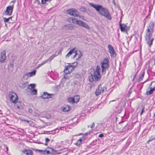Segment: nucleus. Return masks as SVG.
Instances as JSON below:
<instances>
[{
	"label": "nucleus",
	"mask_w": 155,
	"mask_h": 155,
	"mask_svg": "<svg viewBox=\"0 0 155 155\" xmlns=\"http://www.w3.org/2000/svg\"><path fill=\"white\" fill-rule=\"evenodd\" d=\"M89 5L94 8L101 15L104 16L110 20L111 19V17L108 10L102 5L94 4L91 3H89Z\"/></svg>",
	"instance_id": "nucleus-1"
},
{
	"label": "nucleus",
	"mask_w": 155,
	"mask_h": 155,
	"mask_svg": "<svg viewBox=\"0 0 155 155\" xmlns=\"http://www.w3.org/2000/svg\"><path fill=\"white\" fill-rule=\"evenodd\" d=\"M100 69V66L97 65L95 69L94 70L93 73L90 74V75L88 78L90 81L91 82L94 81L96 82L100 80L101 77L99 72Z\"/></svg>",
	"instance_id": "nucleus-2"
},
{
	"label": "nucleus",
	"mask_w": 155,
	"mask_h": 155,
	"mask_svg": "<svg viewBox=\"0 0 155 155\" xmlns=\"http://www.w3.org/2000/svg\"><path fill=\"white\" fill-rule=\"evenodd\" d=\"M69 21L73 23L79 25L80 26L84 27L87 29H89L90 28L85 22L81 20H77L75 18H69Z\"/></svg>",
	"instance_id": "nucleus-3"
},
{
	"label": "nucleus",
	"mask_w": 155,
	"mask_h": 155,
	"mask_svg": "<svg viewBox=\"0 0 155 155\" xmlns=\"http://www.w3.org/2000/svg\"><path fill=\"white\" fill-rule=\"evenodd\" d=\"M107 87L106 86H102L101 84H99L95 91V94L96 96L99 95L101 94H103L106 92Z\"/></svg>",
	"instance_id": "nucleus-4"
},
{
	"label": "nucleus",
	"mask_w": 155,
	"mask_h": 155,
	"mask_svg": "<svg viewBox=\"0 0 155 155\" xmlns=\"http://www.w3.org/2000/svg\"><path fill=\"white\" fill-rule=\"evenodd\" d=\"M101 67L102 68V72L103 73L105 71L106 69L109 67V61L107 58H105L101 62Z\"/></svg>",
	"instance_id": "nucleus-5"
},
{
	"label": "nucleus",
	"mask_w": 155,
	"mask_h": 155,
	"mask_svg": "<svg viewBox=\"0 0 155 155\" xmlns=\"http://www.w3.org/2000/svg\"><path fill=\"white\" fill-rule=\"evenodd\" d=\"M66 12L68 14L72 16L76 17L79 16V12L75 9L72 8L68 9L67 10Z\"/></svg>",
	"instance_id": "nucleus-6"
},
{
	"label": "nucleus",
	"mask_w": 155,
	"mask_h": 155,
	"mask_svg": "<svg viewBox=\"0 0 155 155\" xmlns=\"http://www.w3.org/2000/svg\"><path fill=\"white\" fill-rule=\"evenodd\" d=\"M10 101L13 103H15L18 101V98L17 94L15 93L12 92L9 94Z\"/></svg>",
	"instance_id": "nucleus-7"
},
{
	"label": "nucleus",
	"mask_w": 155,
	"mask_h": 155,
	"mask_svg": "<svg viewBox=\"0 0 155 155\" xmlns=\"http://www.w3.org/2000/svg\"><path fill=\"white\" fill-rule=\"evenodd\" d=\"M13 8L14 4L7 6L6 10L5 12V15L9 16L11 15L12 14Z\"/></svg>",
	"instance_id": "nucleus-8"
},
{
	"label": "nucleus",
	"mask_w": 155,
	"mask_h": 155,
	"mask_svg": "<svg viewBox=\"0 0 155 155\" xmlns=\"http://www.w3.org/2000/svg\"><path fill=\"white\" fill-rule=\"evenodd\" d=\"M75 66L73 65H68L66 66L64 70V73L66 74L71 72L74 70Z\"/></svg>",
	"instance_id": "nucleus-9"
},
{
	"label": "nucleus",
	"mask_w": 155,
	"mask_h": 155,
	"mask_svg": "<svg viewBox=\"0 0 155 155\" xmlns=\"http://www.w3.org/2000/svg\"><path fill=\"white\" fill-rule=\"evenodd\" d=\"M74 53L75 54L73 57V58H74L78 54L77 51L76 50V48H73L68 52V53L65 56L66 58H68L72 54Z\"/></svg>",
	"instance_id": "nucleus-10"
},
{
	"label": "nucleus",
	"mask_w": 155,
	"mask_h": 155,
	"mask_svg": "<svg viewBox=\"0 0 155 155\" xmlns=\"http://www.w3.org/2000/svg\"><path fill=\"white\" fill-rule=\"evenodd\" d=\"M154 24L152 21H150L147 30V32H151L153 33L154 31Z\"/></svg>",
	"instance_id": "nucleus-11"
},
{
	"label": "nucleus",
	"mask_w": 155,
	"mask_h": 155,
	"mask_svg": "<svg viewBox=\"0 0 155 155\" xmlns=\"http://www.w3.org/2000/svg\"><path fill=\"white\" fill-rule=\"evenodd\" d=\"M14 104L15 107L18 109L21 110L23 108L24 104L22 102L17 101Z\"/></svg>",
	"instance_id": "nucleus-12"
},
{
	"label": "nucleus",
	"mask_w": 155,
	"mask_h": 155,
	"mask_svg": "<svg viewBox=\"0 0 155 155\" xmlns=\"http://www.w3.org/2000/svg\"><path fill=\"white\" fill-rule=\"evenodd\" d=\"M6 58V51L5 50L3 51L0 55V62L1 63H3L5 62Z\"/></svg>",
	"instance_id": "nucleus-13"
},
{
	"label": "nucleus",
	"mask_w": 155,
	"mask_h": 155,
	"mask_svg": "<svg viewBox=\"0 0 155 155\" xmlns=\"http://www.w3.org/2000/svg\"><path fill=\"white\" fill-rule=\"evenodd\" d=\"M54 96V94H49L48 92H44L41 96V97L43 99H49L51 97Z\"/></svg>",
	"instance_id": "nucleus-14"
},
{
	"label": "nucleus",
	"mask_w": 155,
	"mask_h": 155,
	"mask_svg": "<svg viewBox=\"0 0 155 155\" xmlns=\"http://www.w3.org/2000/svg\"><path fill=\"white\" fill-rule=\"evenodd\" d=\"M108 48L109 52L111 54V56L113 57L116 56L115 51L114 50L113 47L110 45H109L108 46Z\"/></svg>",
	"instance_id": "nucleus-15"
},
{
	"label": "nucleus",
	"mask_w": 155,
	"mask_h": 155,
	"mask_svg": "<svg viewBox=\"0 0 155 155\" xmlns=\"http://www.w3.org/2000/svg\"><path fill=\"white\" fill-rule=\"evenodd\" d=\"M120 27L122 32L127 31L129 29V28L124 24H120Z\"/></svg>",
	"instance_id": "nucleus-16"
},
{
	"label": "nucleus",
	"mask_w": 155,
	"mask_h": 155,
	"mask_svg": "<svg viewBox=\"0 0 155 155\" xmlns=\"http://www.w3.org/2000/svg\"><path fill=\"white\" fill-rule=\"evenodd\" d=\"M54 57H55L54 56V55L53 54L47 60H45L44 61H43L41 63L39 64L38 65V66L37 68H39L41 66H42L43 65L47 63L48 61H51Z\"/></svg>",
	"instance_id": "nucleus-17"
},
{
	"label": "nucleus",
	"mask_w": 155,
	"mask_h": 155,
	"mask_svg": "<svg viewBox=\"0 0 155 155\" xmlns=\"http://www.w3.org/2000/svg\"><path fill=\"white\" fill-rule=\"evenodd\" d=\"M74 28V26L71 25L69 24L64 25V28L66 30H71Z\"/></svg>",
	"instance_id": "nucleus-18"
},
{
	"label": "nucleus",
	"mask_w": 155,
	"mask_h": 155,
	"mask_svg": "<svg viewBox=\"0 0 155 155\" xmlns=\"http://www.w3.org/2000/svg\"><path fill=\"white\" fill-rule=\"evenodd\" d=\"M23 152L26 155H33V151L30 150H24Z\"/></svg>",
	"instance_id": "nucleus-19"
},
{
	"label": "nucleus",
	"mask_w": 155,
	"mask_h": 155,
	"mask_svg": "<svg viewBox=\"0 0 155 155\" xmlns=\"http://www.w3.org/2000/svg\"><path fill=\"white\" fill-rule=\"evenodd\" d=\"M155 90V87H150V90L149 91H147L146 94L147 95H150L153 94V91Z\"/></svg>",
	"instance_id": "nucleus-20"
},
{
	"label": "nucleus",
	"mask_w": 155,
	"mask_h": 155,
	"mask_svg": "<svg viewBox=\"0 0 155 155\" xmlns=\"http://www.w3.org/2000/svg\"><path fill=\"white\" fill-rule=\"evenodd\" d=\"M71 109L70 106L68 105H66L63 107L62 108L63 111L64 112H67Z\"/></svg>",
	"instance_id": "nucleus-21"
},
{
	"label": "nucleus",
	"mask_w": 155,
	"mask_h": 155,
	"mask_svg": "<svg viewBox=\"0 0 155 155\" xmlns=\"http://www.w3.org/2000/svg\"><path fill=\"white\" fill-rule=\"evenodd\" d=\"M36 71L34 70L32 72H28V73L26 74V75L29 77H31L35 76L36 74Z\"/></svg>",
	"instance_id": "nucleus-22"
},
{
	"label": "nucleus",
	"mask_w": 155,
	"mask_h": 155,
	"mask_svg": "<svg viewBox=\"0 0 155 155\" xmlns=\"http://www.w3.org/2000/svg\"><path fill=\"white\" fill-rule=\"evenodd\" d=\"M28 82H24L23 83L19 85V87L22 89H23L26 87L28 85Z\"/></svg>",
	"instance_id": "nucleus-23"
},
{
	"label": "nucleus",
	"mask_w": 155,
	"mask_h": 155,
	"mask_svg": "<svg viewBox=\"0 0 155 155\" xmlns=\"http://www.w3.org/2000/svg\"><path fill=\"white\" fill-rule=\"evenodd\" d=\"M130 130L129 125L127 124L122 129L123 132H125L127 131Z\"/></svg>",
	"instance_id": "nucleus-24"
},
{
	"label": "nucleus",
	"mask_w": 155,
	"mask_h": 155,
	"mask_svg": "<svg viewBox=\"0 0 155 155\" xmlns=\"http://www.w3.org/2000/svg\"><path fill=\"white\" fill-rule=\"evenodd\" d=\"M146 40L147 41V44L149 45L150 47L152 44L153 38H152L151 39L149 38V39H146Z\"/></svg>",
	"instance_id": "nucleus-25"
},
{
	"label": "nucleus",
	"mask_w": 155,
	"mask_h": 155,
	"mask_svg": "<svg viewBox=\"0 0 155 155\" xmlns=\"http://www.w3.org/2000/svg\"><path fill=\"white\" fill-rule=\"evenodd\" d=\"M73 97L74 101H75V103L78 102L79 101L80 96L79 95L74 96Z\"/></svg>",
	"instance_id": "nucleus-26"
},
{
	"label": "nucleus",
	"mask_w": 155,
	"mask_h": 155,
	"mask_svg": "<svg viewBox=\"0 0 155 155\" xmlns=\"http://www.w3.org/2000/svg\"><path fill=\"white\" fill-rule=\"evenodd\" d=\"M145 74V72L144 71H143V72L142 73L141 75L139 78L138 79V82H140V81L143 79L144 77V76Z\"/></svg>",
	"instance_id": "nucleus-27"
},
{
	"label": "nucleus",
	"mask_w": 155,
	"mask_h": 155,
	"mask_svg": "<svg viewBox=\"0 0 155 155\" xmlns=\"http://www.w3.org/2000/svg\"><path fill=\"white\" fill-rule=\"evenodd\" d=\"M148 33H146V39H149L150 38V37L152 36V33L151 32H147Z\"/></svg>",
	"instance_id": "nucleus-28"
},
{
	"label": "nucleus",
	"mask_w": 155,
	"mask_h": 155,
	"mask_svg": "<svg viewBox=\"0 0 155 155\" xmlns=\"http://www.w3.org/2000/svg\"><path fill=\"white\" fill-rule=\"evenodd\" d=\"M68 101L69 102L71 103L72 104L75 103L73 97H69L68 98Z\"/></svg>",
	"instance_id": "nucleus-29"
},
{
	"label": "nucleus",
	"mask_w": 155,
	"mask_h": 155,
	"mask_svg": "<svg viewBox=\"0 0 155 155\" xmlns=\"http://www.w3.org/2000/svg\"><path fill=\"white\" fill-rule=\"evenodd\" d=\"M82 140V139L81 138L77 141V142L75 144L77 146H80L81 143V142Z\"/></svg>",
	"instance_id": "nucleus-30"
},
{
	"label": "nucleus",
	"mask_w": 155,
	"mask_h": 155,
	"mask_svg": "<svg viewBox=\"0 0 155 155\" xmlns=\"http://www.w3.org/2000/svg\"><path fill=\"white\" fill-rule=\"evenodd\" d=\"M12 18V16H11V17H9L8 18H4L3 19V20H4V22H7L9 21V20L10 19H11Z\"/></svg>",
	"instance_id": "nucleus-31"
},
{
	"label": "nucleus",
	"mask_w": 155,
	"mask_h": 155,
	"mask_svg": "<svg viewBox=\"0 0 155 155\" xmlns=\"http://www.w3.org/2000/svg\"><path fill=\"white\" fill-rule=\"evenodd\" d=\"M35 87V85L34 84H30L28 86V88L31 90L33 89Z\"/></svg>",
	"instance_id": "nucleus-32"
},
{
	"label": "nucleus",
	"mask_w": 155,
	"mask_h": 155,
	"mask_svg": "<svg viewBox=\"0 0 155 155\" xmlns=\"http://www.w3.org/2000/svg\"><path fill=\"white\" fill-rule=\"evenodd\" d=\"M31 94L33 95H36L37 94V90L35 89H33L31 91Z\"/></svg>",
	"instance_id": "nucleus-33"
},
{
	"label": "nucleus",
	"mask_w": 155,
	"mask_h": 155,
	"mask_svg": "<svg viewBox=\"0 0 155 155\" xmlns=\"http://www.w3.org/2000/svg\"><path fill=\"white\" fill-rule=\"evenodd\" d=\"M14 61H11L10 63L8 65V66L9 67H11L13 68L14 65Z\"/></svg>",
	"instance_id": "nucleus-34"
},
{
	"label": "nucleus",
	"mask_w": 155,
	"mask_h": 155,
	"mask_svg": "<svg viewBox=\"0 0 155 155\" xmlns=\"http://www.w3.org/2000/svg\"><path fill=\"white\" fill-rule=\"evenodd\" d=\"M155 139V135L152 136L149 139V140H148V142H149L152 140Z\"/></svg>",
	"instance_id": "nucleus-35"
},
{
	"label": "nucleus",
	"mask_w": 155,
	"mask_h": 155,
	"mask_svg": "<svg viewBox=\"0 0 155 155\" xmlns=\"http://www.w3.org/2000/svg\"><path fill=\"white\" fill-rule=\"evenodd\" d=\"M36 151H38L41 154H44V153H45V150H40L37 149V150H36Z\"/></svg>",
	"instance_id": "nucleus-36"
},
{
	"label": "nucleus",
	"mask_w": 155,
	"mask_h": 155,
	"mask_svg": "<svg viewBox=\"0 0 155 155\" xmlns=\"http://www.w3.org/2000/svg\"><path fill=\"white\" fill-rule=\"evenodd\" d=\"M60 53L59 52V51H57L54 54H53L55 57H56L57 56H58V55H59Z\"/></svg>",
	"instance_id": "nucleus-37"
},
{
	"label": "nucleus",
	"mask_w": 155,
	"mask_h": 155,
	"mask_svg": "<svg viewBox=\"0 0 155 155\" xmlns=\"http://www.w3.org/2000/svg\"><path fill=\"white\" fill-rule=\"evenodd\" d=\"M53 130H51V131H47L46 132V134H53Z\"/></svg>",
	"instance_id": "nucleus-38"
},
{
	"label": "nucleus",
	"mask_w": 155,
	"mask_h": 155,
	"mask_svg": "<svg viewBox=\"0 0 155 155\" xmlns=\"http://www.w3.org/2000/svg\"><path fill=\"white\" fill-rule=\"evenodd\" d=\"M144 109L145 107H143L141 111L140 114V115H141L143 114V113L144 112Z\"/></svg>",
	"instance_id": "nucleus-39"
},
{
	"label": "nucleus",
	"mask_w": 155,
	"mask_h": 155,
	"mask_svg": "<svg viewBox=\"0 0 155 155\" xmlns=\"http://www.w3.org/2000/svg\"><path fill=\"white\" fill-rule=\"evenodd\" d=\"M45 153L44 154H49L50 153V152L49 150H45Z\"/></svg>",
	"instance_id": "nucleus-40"
},
{
	"label": "nucleus",
	"mask_w": 155,
	"mask_h": 155,
	"mask_svg": "<svg viewBox=\"0 0 155 155\" xmlns=\"http://www.w3.org/2000/svg\"><path fill=\"white\" fill-rule=\"evenodd\" d=\"M47 0H41V2L42 4H45L47 2Z\"/></svg>",
	"instance_id": "nucleus-41"
},
{
	"label": "nucleus",
	"mask_w": 155,
	"mask_h": 155,
	"mask_svg": "<svg viewBox=\"0 0 155 155\" xmlns=\"http://www.w3.org/2000/svg\"><path fill=\"white\" fill-rule=\"evenodd\" d=\"M45 142L46 143H48L50 141V140L48 138H46L45 139Z\"/></svg>",
	"instance_id": "nucleus-42"
},
{
	"label": "nucleus",
	"mask_w": 155,
	"mask_h": 155,
	"mask_svg": "<svg viewBox=\"0 0 155 155\" xmlns=\"http://www.w3.org/2000/svg\"><path fill=\"white\" fill-rule=\"evenodd\" d=\"M104 136V134L103 133L100 134L98 136V137H102Z\"/></svg>",
	"instance_id": "nucleus-43"
},
{
	"label": "nucleus",
	"mask_w": 155,
	"mask_h": 155,
	"mask_svg": "<svg viewBox=\"0 0 155 155\" xmlns=\"http://www.w3.org/2000/svg\"><path fill=\"white\" fill-rule=\"evenodd\" d=\"M28 111H29V113H32L33 112V110L32 109L29 108L28 110Z\"/></svg>",
	"instance_id": "nucleus-44"
},
{
	"label": "nucleus",
	"mask_w": 155,
	"mask_h": 155,
	"mask_svg": "<svg viewBox=\"0 0 155 155\" xmlns=\"http://www.w3.org/2000/svg\"><path fill=\"white\" fill-rule=\"evenodd\" d=\"M122 108L121 107H120V110H118L117 112L118 113H120L121 112V111L122 110Z\"/></svg>",
	"instance_id": "nucleus-45"
},
{
	"label": "nucleus",
	"mask_w": 155,
	"mask_h": 155,
	"mask_svg": "<svg viewBox=\"0 0 155 155\" xmlns=\"http://www.w3.org/2000/svg\"><path fill=\"white\" fill-rule=\"evenodd\" d=\"M94 125H95L94 123V122H93V123H92V125L91 126V128H93V127H94Z\"/></svg>",
	"instance_id": "nucleus-46"
},
{
	"label": "nucleus",
	"mask_w": 155,
	"mask_h": 155,
	"mask_svg": "<svg viewBox=\"0 0 155 155\" xmlns=\"http://www.w3.org/2000/svg\"><path fill=\"white\" fill-rule=\"evenodd\" d=\"M81 55H82V54H81V53H80V54H79V55H78V58H77V59H79L81 56Z\"/></svg>",
	"instance_id": "nucleus-47"
},
{
	"label": "nucleus",
	"mask_w": 155,
	"mask_h": 155,
	"mask_svg": "<svg viewBox=\"0 0 155 155\" xmlns=\"http://www.w3.org/2000/svg\"><path fill=\"white\" fill-rule=\"evenodd\" d=\"M58 130V129H55L54 130H53V134H55V133H56V130Z\"/></svg>",
	"instance_id": "nucleus-48"
},
{
	"label": "nucleus",
	"mask_w": 155,
	"mask_h": 155,
	"mask_svg": "<svg viewBox=\"0 0 155 155\" xmlns=\"http://www.w3.org/2000/svg\"><path fill=\"white\" fill-rule=\"evenodd\" d=\"M58 51L60 53H61L62 51V49L61 48Z\"/></svg>",
	"instance_id": "nucleus-49"
},
{
	"label": "nucleus",
	"mask_w": 155,
	"mask_h": 155,
	"mask_svg": "<svg viewBox=\"0 0 155 155\" xmlns=\"http://www.w3.org/2000/svg\"><path fill=\"white\" fill-rule=\"evenodd\" d=\"M24 121L25 122H27V123H29V122H30V121H28L27 120H24Z\"/></svg>",
	"instance_id": "nucleus-50"
},
{
	"label": "nucleus",
	"mask_w": 155,
	"mask_h": 155,
	"mask_svg": "<svg viewBox=\"0 0 155 155\" xmlns=\"http://www.w3.org/2000/svg\"><path fill=\"white\" fill-rule=\"evenodd\" d=\"M88 134H89V133L87 132L84 134V135H85L86 136H87Z\"/></svg>",
	"instance_id": "nucleus-51"
},
{
	"label": "nucleus",
	"mask_w": 155,
	"mask_h": 155,
	"mask_svg": "<svg viewBox=\"0 0 155 155\" xmlns=\"http://www.w3.org/2000/svg\"><path fill=\"white\" fill-rule=\"evenodd\" d=\"M137 74V73H136L135 74V75H134V78H135V77H136V76Z\"/></svg>",
	"instance_id": "nucleus-52"
},
{
	"label": "nucleus",
	"mask_w": 155,
	"mask_h": 155,
	"mask_svg": "<svg viewBox=\"0 0 155 155\" xmlns=\"http://www.w3.org/2000/svg\"><path fill=\"white\" fill-rule=\"evenodd\" d=\"M6 149L7 152L8 151V147H6Z\"/></svg>",
	"instance_id": "nucleus-53"
},
{
	"label": "nucleus",
	"mask_w": 155,
	"mask_h": 155,
	"mask_svg": "<svg viewBox=\"0 0 155 155\" xmlns=\"http://www.w3.org/2000/svg\"><path fill=\"white\" fill-rule=\"evenodd\" d=\"M79 18H81V19H83V18H84V17L83 16H82L81 17V16H79Z\"/></svg>",
	"instance_id": "nucleus-54"
},
{
	"label": "nucleus",
	"mask_w": 155,
	"mask_h": 155,
	"mask_svg": "<svg viewBox=\"0 0 155 155\" xmlns=\"http://www.w3.org/2000/svg\"><path fill=\"white\" fill-rule=\"evenodd\" d=\"M0 114L2 115V111L0 110Z\"/></svg>",
	"instance_id": "nucleus-55"
},
{
	"label": "nucleus",
	"mask_w": 155,
	"mask_h": 155,
	"mask_svg": "<svg viewBox=\"0 0 155 155\" xmlns=\"http://www.w3.org/2000/svg\"><path fill=\"white\" fill-rule=\"evenodd\" d=\"M131 93V92L130 91H129L128 92V93L129 94H130Z\"/></svg>",
	"instance_id": "nucleus-56"
},
{
	"label": "nucleus",
	"mask_w": 155,
	"mask_h": 155,
	"mask_svg": "<svg viewBox=\"0 0 155 155\" xmlns=\"http://www.w3.org/2000/svg\"><path fill=\"white\" fill-rule=\"evenodd\" d=\"M11 3H13V4L14 5V3H15V1H13L11 2Z\"/></svg>",
	"instance_id": "nucleus-57"
},
{
	"label": "nucleus",
	"mask_w": 155,
	"mask_h": 155,
	"mask_svg": "<svg viewBox=\"0 0 155 155\" xmlns=\"http://www.w3.org/2000/svg\"><path fill=\"white\" fill-rule=\"evenodd\" d=\"M50 148V149L52 150V151H54V149H53V148H51V147Z\"/></svg>",
	"instance_id": "nucleus-58"
},
{
	"label": "nucleus",
	"mask_w": 155,
	"mask_h": 155,
	"mask_svg": "<svg viewBox=\"0 0 155 155\" xmlns=\"http://www.w3.org/2000/svg\"><path fill=\"white\" fill-rule=\"evenodd\" d=\"M121 20H120V21L119 22V24H121V23H120V22H121Z\"/></svg>",
	"instance_id": "nucleus-59"
},
{
	"label": "nucleus",
	"mask_w": 155,
	"mask_h": 155,
	"mask_svg": "<svg viewBox=\"0 0 155 155\" xmlns=\"http://www.w3.org/2000/svg\"><path fill=\"white\" fill-rule=\"evenodd\" d=\"M115 101V100H112V101H110V102H112V101Z\"/></svg>",
	"instance_id": "nucleus-60"
},
{
	"label": "nucleus",
	"mask_w": 155,
	"mask_h": 155,
	"mask_svg": "<svg viewBox=\"0 0 155 155\" xmlns=\"http://www.w3.org/2000/svg\"><path fill=\"white\" fill-rule=\"evenodd\" d=\"M47 143H46L45 144V145L46 146H47Z\"/></svg>",
	"instance_id": "nucleus-61"
},
{
	"label": "nucleus",
	"mask_w": 155,
	"mask_h": 155,
	"mask_svg": "<svg viewBox=\"0 0 155 155\" xmlns=\"http://www.w3.org/2000/svg\"><path fill=\"white\" fill-rule=\"evenodd\" d=\"M154 64H155V58L154 59Z\"/></svg>",
	"instance_id": "nucleus-62"
},
{
	"label": "nucleus",
	"mask_w": 155,
	"mask_h": 155,
	"mask_svg": "<svg viewBox=\"0 0 155 155\" xmlns=\"http://www.w3.org/2000/svg\"><path fill=\"white\" fill-rule=\"evenodd\" d=\"M152 82L150 84V86H151V85H152Z\"/></svg>",
	"instance_id": "nucleus-63"
},
{
	"label": "nucleus",
	"mask_w": 155,
	"mask_h": 155,
	"mask_svg": "<svg viewBox=\"0 0 155 155\" xmlns=\"http://www.w3.org/2000/svg\"><path fill=\"white\" fill-rule=\"evenodd\" d=\"M153 116L154 117H155V113L154 114V115H153Z\"/></svg>",
	"instance_id": "nucleus-64"
}]
</instances>
